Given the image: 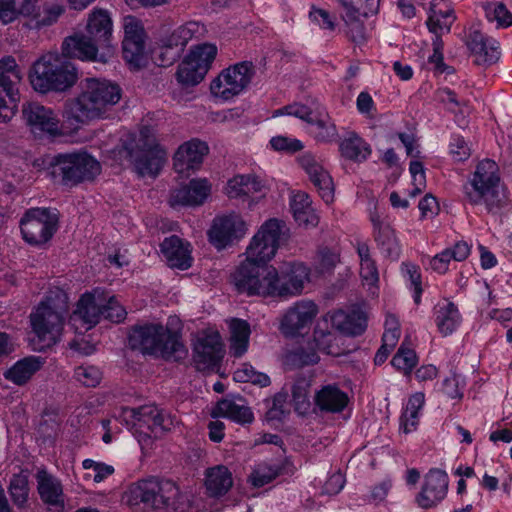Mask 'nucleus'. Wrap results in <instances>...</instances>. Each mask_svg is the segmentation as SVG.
<instances>
[{
	"mask_svg": "<svg viewBox=\"0 0 512 512\" xmlns=\"http://www.w3.org/2000/svg\"><path fill=\"white\" fill-rule=\"evenodd\" d=\"M287 239L288 229L283 221L273 218L262 224L246 249V260L232 274L239 293L276 298L279 271L268 262Z\"/></svg>",
	"mask_w": 512,
	"mask_h": 512,
	"instance_id": "nucleus-1",
	"label": "nucleus"
},
{
	"mask_svg": "<svg viewBox=\"0 0 512 512\" xmlns=\"http://www.w3.org/2000/svg\"><path fill=\"white\" fill-rule=\"evenodd\" d=\"M80 93L65 104L68 119L76 123L104 117L121 99L120 86L112 81L88 77L80 82Z\"/></svg>",
	"mask_w": 512,
	"mask_h": 512,
	"instance_id": "nucleus-2",
	"label": "nucleus"
},
{
	"mask_svg": "<svg viewBox=\"0 0 512 512\" xmlns=\"http://www.w3.org/2000/svg\"><path fill=\"white\" fill-rule=\"evenodd\" d=\"M112 37V20L106 10L94 9L88 17L86 34L67 37L63 42V53L83 61L105 63L100 48H108Z\"/></svg>",
	"mask_w": 512,
	"mask_h": 512,
	"instance_id": "nucleus-3",
	"label": "nucleus"
},
{
	"mask_svg": "<svg viewBox=\"0 0 512 512\" xmlns=\"http://www.w3.org/2000/svg\"><path fill=\"white\" fill-rule=\"evenodd\" d=\"M124 499L130 506L144 504L153 509L165 508L173 512H189L191 502L187 495L180 493L170 480L147 479L132 484Z\"/></svg>",
	"mask_w": 512,
	"mask_h": 512,
	"instance_id": "nucleus-4",
	"label": "nucleus"
},
{
	"mask_svg": "<svg viewBox=\"0 0 512 512\" xmlns=\"http://www.w3.org/2000/svg\"><path fill=\"white\" fill-rule=\"evenodd\" d=\"M67 313L68 297L60 290L47 296L38 305L35 312L30 315L35 334L34 349L42 351L60 340Z\"/></svg>",
	"mask_w": 512,
	"mask_h": 512,
	"instance_id": "nucleus-5",
	"label": "nucleus"
},
{
	"mask_svg": "<svg viewBox=\"0 0 512 512\" xmlns=\"http://www.w3.org/2000/svg\"><path fill=\"white\" fill-rule=\"evenodd\" d=\"M463 198L472 206L483 204L489 213H497L506 202L500 191V176L495 161L484 159L462 186Z\"/></svg>",
	"mask_w": 512,
	"mask_h": 512,
	"instance_id": "nucleus-6",
	"label": "nucleus"
},
{
	"mask_svg": "<svg viewBox=\"0 0 512 512\" xmlns=\"http://www.w3.org/2000/svg\"><path fill=\"white\" fill-rule=\"evenodd\" d=\"M69 56L48 53L38 59L32 68L30 82L40 93L64 92L77 81V69L67 60Z\"/></svg>",
	"mask_w": 512,
	"mask_h": 512,
	"instance_id": "nucleus-7",
	"label": "nucleus"
},
{
	"mask_svg": "<svg viewBox=\"0 0 512 512\" xmlns=\"http://www.w3.org/2000/svg\"><path fill=\"white\" fill-rule=\"evenodd\" d=\"M129 345L143 354L179 361L187 351L177 334L159 324L134 327L129 335Z\"/></svg>",
	"mask_w": 512,
	"mask_h": 512,
	"instance_id": "nucleus-8",
	"label": "nucleus"
},
{
	"mask_svg": "<svg viewBox=\"0 0 512 512\" xmlns=\"http://www.w3.org/2000/svg\"><path fill=\"white\" fill-rule=\"evenodd\" d=\"M204 31V26L196 21H189L176 28L162 25L152 49L155 63L162 67L172 65L181 57L188 42L203 35Z\"/></svg>",
	"mask_w": 512,
	"mask_h": 512,
	"instance_id": "nucleus-9",
	"label": "nucleus"
},
{
	"mask_svg": "<svg viewBox=\"0 0 512 512\" xmlns=\"http://www.w3.org/2000/svg\"><path fill=\"white\" fill-rule=\"evenodd\" d=\"M49 168L52 177L67 187L93 181L101 172L100 163L85 151L59 153L51 159Z\"/></svg>",
	"mask_w": 512,
	"mask_h": 512,
	"instance_id": "nucleus-10",
	"label": "nucleus"
},
{
	"mask_svg": "<svg viewBox=\"0 0 512 512\" xmlns=\"http://www.w3.org/2000/svg\"><path fill=\"white\" fill-rule=\"evenodd\" d=\"M125 150L137 173L155 177L166 161V152L157 143L153 130L141 128L138 138L125 145Z\"/></svg>",
	"mask_w": 512,
	"mask_h": 512,
	"instance_id": "nucleus-11",
	"label": "nucleus"
},
{
	"mask_svg": "<svg viewBox=\"0 0 512 512\" xmlns=\"http://www.w3.org/2000/svg\"><path fill=\"white\" fill-rule=\"evenodd\" d=\"M127 424L135 427L139 433L138 441L143 444V436L159 437L173 428L175 419L155 405H143L138 408H123L122 415Z\"/></svg>",
	"mask_w": 512,
	"mask_h": 512,
	"instance_id": "nucleus-12",
	"label": "nucleus"
},
{
	"mask_svg": "<svg viewBox=\"0 0 512 512\" xmlns=\"http://www.w3.org/2000/svg\"><path fill=\"white\" fill-rule=\"evenodd\" d=\"M58 222L56 209L36 207L26 210L19 224L23 239L30 245L40 246L53 237Z\"/></svg>",
	"mask_w": 512,
	"mask_h": 512,
	"instance_id": "nucleus-13",
	"label": "nucleus"
},
{
	"mask_svg": "<svg viewBox=\"0 0 512 512\" xmlns=\"http://www.w3.org/2000/svg\"><path fill=\"white\" fill-rule=\"evenodd\" d=\"M20 81L15 59L5 57L0 60V122H8L16 113Z\"/></svg>",
	"mask_w": 512,
	"mask_h": 512,
	"instance_id": "nucleus-14",
	"label": "nucleus"
},
{
	"mask_svg": "<svg viewBox=\"0 0 512 512\" xmlns=\"http://www.w3.org/2000/svg\"><path fill=\"white\" fill-rule=\"evenodd\" d=\"M254 75L251 61H243L222 71L211 83V93L224 101L240 94L250 83Z\"/></svg>",
	"mask_w": 512,
	"mask_h": 512,
	"instance_id": "nucleus-15",
	"label": "nucleus"
},
{
	"mask_svg": "<svg viewBox=\"0 0 512 512\" xmlns=\"http://www.w3.org/2000/svg\"><path fill=\"white\" fill-rule=\"evenodd\" d=\"M22 116L30 132L37 138H54L62 134L57 114L38 102L24 103Z\"/></svg>",
	"mask_w": 512,
	"mask_h": 512,
	"instance_id": "nucleus-16",
	"label": "nucleus"
},
{
	"mask_svg": "<svg viewBox=\"0 0 512 512\" xmlns=\"http://www.w3.org/2000/svg\"><path fill=\"white\" fill-rule=\"evenodd\" d=\"M123 29V57L134 68H140L146 60V33L143 24L140 19L128 15L123 18Z\"/></svg>",
	"mask_w": 512,
	"mask_h": 512,
	"instance_id": "nucleus-17",
	"label": "nucleus"
},
{
	"mask_svg": "<svg viewBox=\"0 0 512 512\" xmlns=\"http://www.w3.org/2000/svg\"><path fill=\"white\" fill-rule=\"evenodd\" d=\"M319 313L318 305L312 300H299L284 313L280 330L285 336L306 333Z\"/></svg>",
	"mask_w": 512,
	"mask_h": 512,
	"instance_id": "nucleus-18",
	"label": "nucleus"
},
{
	"mask_svg": "<svg viewBox=\"0 0 512 512\" xmlns=\"http://www.w3.org/2000/svg\"><path fill=\"white\" fill-rule=\"evenodd\" d=\"M344 9L343 20L348 26V34L353 42L365 40V28L361 17H368L378 12L380 0H338Z\"/></svg>",
	"mask_w": 512,
	"mask_h": 512,
	"instance_id": "nucleus-19",
	"label": "nucleus"
},
{
	"mask_svg": "<svg viewBox=\"0 0 512 512\" xmlns=\"http://www.w3.org/2000/svg\"><path fill=\"white\" fill-rule=\"evenodd\" d=\"M247 224L237 213L217 216L208 232L209 240L217 249H223L244 237Z\"/></svg>",
	"mask_w": 512,
	"mask_h": 512,
	"instance_id": "nucleus-20",
	"label": "nucleus"
},
{
	"mask_svg": "<svg viewBox=\"0 0 512 512\" xmlns=\"http://www.w3.org/2000/svg\"><path fill=\"white\" fill-rule=\"evenodd\" d=\"M310 282V269L302 262H291L279 272L276 284V298L289 299L303 293L304 287Z\"/></svg>",
	"mask_w": 512,
	"mask_h": 512,
	"instance_id": "nucleus-21",
	"label": "nucleus"
},
{
	"mask_svg": "<svg viewBox=\"0 0 512 512\" xmlns=\"http://www.w3.org/2000/svg\"><path fill=\"white\" fill-rule=\"evenodd\" d=\"M223 344L217 332L197 339L193 349V361L197 370L204 371L216 367L223 358Z\"/></svg>",
	"mask_w": 512,
	"mask_h": 512,
	"instance_id": "nucleus-22",
	"label": "nucleus"
},
{
	"mask_svg": "<svg viewBox=\"0 0 512 512\" xmlns=\"http://www.w3.org/2000/svg\"><path fill=\"white\" fill-rule=\"evenodd\" d=\"M105 293L98 289L91 293H85L77 303V309L70 316V324L75 326L77 322L87 324L86 329L95 326L101 318H104L103 306Z\"/></svg>",
	"mask_w": 512,
	"mask_h": 512,
	"instance_id": "nucleus-23",
	"label": "nucleus"
},
{
	"mask_svg": "<svg viewBox=\"0 0 512 512\" xmlns=\"http://www.w3.org/2000/svg\"><path fill=\"white\" fill-rule=\"evenodd\" d=\"M300 166L308 174L320 197L329 204L334 199V184L328 171L311 153H304L298 158Z\"/></svg>",
	"mask_w": 512,
	"mask_h": 512,
	"instance_id": "nucleus-24",
	"label": "nucleus"
},
{
	"mask_svg": "<svg viewBox=\"0 0 512 512\" xmlns=\"http://www.w3.org/2000/svg\"><path fill=\"white\" fill-rule=\"evenodd\" d=\"M448 490V476L440 469H431L425 476L416 502L421 508H432L440 503Z\"/></svg>",
	"mask_w": 512,
	"mask_h": 512,
	"instance_id": "nucleus-25",
	"label": "nucleus"
},
{
	"mask_svg": "<svg viewBox=\"0 0 512 512\" xmlns=\"http://www.w3.org/2000/svg\"><path fill=\"white\" fill-rule=\"evenodd\" d=\"M208 152V145L198 139H192L182 144L174 155L175 171L178 174H188L189 171L198 169Z\"/></svg>",
	"mask_w": 512,
	"mask_h": 512,
	"instance_id": "nucleus-26",
	"label": "nucleus"
},
{
	"mask_svg": "<svg viewBox=\"0 0 512 512\" xmlns=\"http://www.w3.org/2000/svg\"><path fill=\"white\" fill-rule=\"evenodd\" d=\"M467 46L475 56L478 65H490L499 58L498 42L485 36L477 29L470 30L467 38Z\"/></svg>",
	"mask_w": 512,
	"mask_h": 512,
	"instance_id": "nucleus-27",
	"label": "nucleus"
},
{
	"mask_svg": "<svg viewBox=\"0 0 512 512\" xmlns=\"http://www.w3.org/2000/svg\"><path fill=\"white\" fill-rule=\"evenodd\" d=\"M161 252L172 268L186 270L191 267L193 258L191 256V247L188 242L183 241L178 236H170L163 240L160 245Z\"/></svg>",
	"mask_w": 512,
	"mask_h": 512,
	"instance_id": "nucleus-28",
	"label": "nucleus"
},
{
	"mask_svg": "<svg viewBox=\"0 0 512 512\" xmlns=\"http://www.w3.org/2000/svg\"><path fill=\"white\" fill-rule=\"evenodd\" d=\"M210 193L206 179H193L189 184L172 191L169 199L171 206H198L203 204Z\"/></svg>",
	"mask_w": 512,
	"mask_h": 512,
	"instance_id": "nucleus-29",
	"label": "nucleus"
},
{
	"mask_svg": "<svg viewBox=\"0 0 512 512\" xmlns=\"http://www.w3.org/2000/svg\"><path fill=\"white\" fill-rule=\"evenodd\" d=\"M349 398L347 393L342 391L336 384L324 385L316 391L314 403L322 412L339 413L342 412Z\"/></svg>",
	"mask_w": 512,
	"mask_h": 512,
	"instance_id": "nucleus-30",
	"label": "nucleus"
},
{
	"mask_svg": "<svg viewBox=\"0 0 512 512\" xmlns=\"http://www.w3.org/2000/svg\"><path fill=\"white\" fill-rule=\"evenodd\" d=\"M332 326L345 335L362 334L367 326V317L360 309L338 310L331 315Z\"/></svg>",
	"mask_w": 512,
	"mask_h": 512,
	"instance_id": "nucleus-31",
	"label": "nucleus"
},
{
	"mask_svg": "<svg viewBox=\"0 0 512 512\" xmlns=\"http://www.w3.org/2000/svg\"><path fill=\"white\" fill-rule=\"evenodd\" d=\"M215 417H225L239 424H249L254 420L253 412L242 398L222 399L212 413Z\"/></svg>",
	"mask_w": 512,
	"mask_h": 512,
	"instance_id": "nucleus-32",
	"label": "nucleus"
},
{
	"mask_svg": "<svg viewBox=\"0 0 512 512\" xmlns=\"http://www.w3.org/2000/svg\"><path fill=\"white\" fill-rule=\"evenodd\" d=\"M44 364V359L39 356H29L18 360L12 367L4 372L5 379L22 386L39 371Z\"/></svg>",
	"mask_w": 512,
	"mask_h": 512,
	"instance_id": "nucleus-33",
	"label": "nucleus"
},
{
	"mask_svg": "<svg viewBox=\"0 0 512 512\" xmlns=\"http://www.w3.org/2000/svg\"><path fill=\"white\" fill-rule=\"evenodd\" d=\"M262 181L254 175H237L228 181L226 191L230 198L251 197L263 194Z\"/></svg>",
	"mask_w": 512,
	"mask_h": 512,
	"instance_id": "nucleus-34",
	"label": "nucleus"
},
{
	"mask_svg": "<svg viewBox=\"0 0 512 512\" xmlns=\"http://www.w3.org/2000/svg\"><path fill=\"white\" fill-rule=\"evenodd\" d=\"M454 20V12L444 0H432L430 15L427 20L430 32L434 34H441L444 31L449 32Z\"/></svg>",
	"mask_w": 512,
	"mask_h": 512,
	"instance_id": "nucleus-35",
	"label": "nucleus"
},
{
	"mask_svg": "<svg viewBox=\"0 0 512 512\" xmlns=\"http://www.w3.org/2000/svg\"><path fill=\"white\" fill-rule=\"evenodd\" d=\"M232 485V474L227 467L218 465L207 469L205 486L210 496H222L229 491Z\"/></svg>",
	"mask_w": 512,
	"mask_h": 512,
	"instance_id": "nucleus-36",
	"label": "nucleus"
},
{
	"mask_svg": "<svg viewBox=\"0 0 512 512\" xmlns=\"http://www.w3.org/2000/svg\"><path fill=\"white\" fill-rule=\"evenodd\" d=\"M291 210L295 221L304 227H315L319 217L311 205L310 197L303 192L296 193L291 200Z\"/></svg>",
	"mask_w": 512,
	"mask_h": 512,
	"instance_id": "nucleus-37",
	"label": "nucleus"
},
{
	"mask_svg": "<svg viewBox=\"0 0 512 512\" xmlns=\"http://www.w3.org/2000/svg\"><path fill=\"white\" fill-rule=\"evenodd\" d=\"M469 254V245L464 241H460L453 247L447 248L431 258L430 267L433 271L439 274H444L447 272L449 263L452 259L455 261H463L469 256Z\"/></svg>",
	"mask_w": 512,
	"mask_h": 512,
	"instance_id": "nucleus-38",
	"label": "nucleus"
},
{
	"mask_svg": "<svg viewBox=\"0 0 512 512\" xmlns=\"http://www.w3.org/2000/svg\"><path fill=\"white\" fill-rule=\"evenodd\" d=\"M230 328V351L235 357H241L248 348L250 326L245 320L232 319Z\"/></svg>",
	"mask_w": 512,
	"mask_h": 512,
	"instance_id": "nucleus-39",
	"label": "nucleus"
},
{
	"mask_svg": "<svg viewBox=\"0 0 512 512\" xmlns=\"http://www.w3.org/2000/svg\"><path fill=\"white\" fill-rule=\"evenodd\" d=\"M38 492L41 499L49 505H58L62 502L61 483L45 471L37 474Z\"/></svg>",
	"mask_w": 512,
	"mask_h": 512,
	"instance_id": "nucleus-40",
	"label": "nucleus"
},
{
	"mask_svg": "<svg viewBox=\"0 0 512 512\" xmlns=\"http://www.w3.org/2000/svg\"><path fill=\"white\" fill-rule=\"evenodd\" d=\"M435 321L439 331L447 336L457 329L461 322V316L454 303L446 302L439 305Z\"/></svg>",
	"mask_w": 512,
	"mask_h": 512,
	"instance_id": "nucleus-41",
	"label": "nucleus"
},
{
	"mask_svg": "<svg viewBox=\"0 0 512 512\" xmlns=\"http://www.w3.org/2000/svg\"><path fill=\"white\" fill-rule=\"evenodd\" d=\"M339 148L345 158L356 162L365 161L371 154L370 146L356 133H350L340 143Z\"/></svg>",
	"mask_w": 512,
	"mask_h": 512,
	"instance_id": "nucleus-42",
	"label": "nucleus"
},
{
	"mask_svg": "<svg viewBox=\"0 0 512 512\" xmlns=\"http://www.w3.org/2000/svg\"><path fill=\"white\" fill-rule=\"evenodd\" d=\"M357 253L360 259V276L369 286H375L379 281V273L375 261L371 258L369 246L364 242L357 243Z\"/></svg>",
	"mask_w": 512,
	"mask_h": 512,
	"instance_id": "nucleus-43",
	"label": "nucleus"
},
{
	"mask_svg": "<svg viewBox=\"0 0 512 512\" xmlns=\"http://www.w3.org/2000/svg\"><path fill=\"white\" fill-rule=\"evenodd\" d=\"M375 241L381 252L386 257L397 259L400 255V246L396 239L394 230L389 224L380 225L374 233Z\"/></svg>",
	"mask_w": 512,
	"mask_h": 512,
	"instance_id": "nucleus-44",
	"label": "nucleus"
},
{
	"mask_svg": "<svg viewBox=\"0 0 512 512\" xmlns=\"http://www.w3.org/2000/svg\"><path fill=\"white\" fill-rule=\"evenodd\" d=\"M283 469V464L262 462L255 466L249 480L254 487H262L281 475Z\"/></svg>",
	"mask_w": 512,
	"mask_h": 512,
	"instance_id": "nucleus-45",
	"label": "nucleus"
},
{
	"mask_svg": "<svg viewBox=\"0 0 512 512\" xmlns=\"http://www.w3.org/2000/svg\"><path fill=\"white\" fill-rule=\"evenodd\" d=\"M33 8L32 0H0V20L8 24L19 14H31Z\"/></svg>",
	"mask_w": 512,
	"mask_h": 512,
	"instance_id": "nucleus-46",
	"label": "nucleus"
},
{
	"mask_svg": "<svg viewBox=\"0 0 512 512\" xmlns=\"http://www.w3.org/2000/svg\"><path fill=\"white\" fill-rule=\"evenodd\" d=\"M311 134L318 142L329 143L336 141L338 131L335 123L325 112L318 111L317 120H315V128H311Z\"/></svg>",
	"mask_w": 512,
	"mask_h": 512,
	"instance_id": "nucleus-47",
	"label": "nucleus"
},
{
	"mask_svg": "<svg viewBox=\"0 0 512 512\" xmlns=\"http://www.w3.org/2000/svg\"><path fill=\"white\" fill-rule=\"evenodd\" d=\"M216 55V45L204 43L191 49L186 59L192 62L193 64L197 65L198 69L202 67L204 73L207 74Z\"/></svg>",
	"mask_w": 512,
	"mask_h": 512,
	"instance_id": "nucleus-48",
	"label": "nucleus"
},
{
	"mask_svg": "<svg viewBox=\"0 0 512 512\" xmlns=\"http://www.w3.org/2000/svg\"><path fill=\"white\" fill-rule=\"evenodd\" d=\"M391 364L400 372L409 375L417 364V356L414 350L406 346L404 341L397 353L394 355Z\"/></svg>",
	"mask_w": 512,
	"mask_h": 512,
	"instance_id": "nucleus-49",
	"label": "nucleus"
},
{
	"mask_svg": "<svg viewBox=\"0 0 512 512\" xmlns=\"http://www.w3.org/2000/svg\"><path fill=\"white\" fill-rule=\"evenodd\" d=\"M205 73L202 67L198 69V66L190 62L185 58V60L179 65L177 70V80L183 85L186 86H194L200 83L204 77Z\"/></svg>",
	"mask_w": 512,
	"mask_h": 512,
	"instance_id": "nucleus-50",
	"label": "nucleus"
},
{
	"mask_svg": "<svg viewBox=\"0 0 512 512\" xmlns=\"http://www.w3.org/2000/svg\"><path fill=\"white\" fill-rule=\"evenodd\" d=\"M233 378L237 382H250L252 384L259 385L260 387L270 385V378L268 375L256 371L253 366L247 363L243 364L234 372Z\"/></svg>",
	"mask_w": 512,
	"mask_h": 512,
	"instance_id": "nucleus-51",
	"label": "nucleus"
},
{
	"mask_svg": "<svg viewBox=\"0 0 512 512\" xmlns=\"http://www.w3.org/2000/svg\"><path fill=\"white\" fill-rule=\"evenodd\" d=\"M9 493L13 503L23 508L28 500V479L24 475H14L10 481Z\"/></svg>",
	"mask_w": 512,
	"mask_h": 512,
	"instance_id": "nucleus-52",
	"label": "nucleus"
},
{
	"mask_svg": "<svg viewBox=\"0 0 512 512\" xmlns=\"http://www.w3.org/2000/svg\"><path fill=\"white\" fill-rule=\"evenodd\" d=\"M484 10L487 19L496 21L498 26L509 27L512 25V14L503 3L486 4Z\"/></svg>",
	"mask_w": 512,
	"mask_h": 512,
	"instance_id": "nucleus-53",
	"label": "nucleus"
},
{
	"mask_svg": "<svg viewBox=\"0 0 512 512\" xmlns=\"http://www.w3.org/2000/svg\"><path fill=\"white\" fill-rule=\"evenodd\" d=\"M74 378L86 387H95L100 383L102 373L92 365H81L75 368Z\"/></svg>",
	"mask_w": 512,
	"mask_h": 512,
	"instance_id": "nucleus-54",
	"label": "nucleus"
},
{
	"mask_svg": "<svg viewBox=\"0 0 512 512\" xmlns=\"http://www.w3.org/2000/svg\"><path fill=\"white\" fill-rule=\"evenodd\" d=\"M339 261V254L336 251L327 247L320 248L315 269L321 274L330 273Z\"/></svg>",
	"mask_w": 512,
	"mask_h": 512,
	"instance_id": "nucleus-55",
	"label": "nucleus"
},
{
	"mask_svg": "<svg viewBox=\"0 0 512 512\" xmlns=\"http://www.w3.org/2000/svg\"><path fill=\"white\" fill-rule=\"evenodd\" d=\"M310 388V381L305 377L297 378L292 386V398L295 402L296 409H306L309 407L310 402L308 393Z\"/></svg>",
	"mask_w": 512,
	"mask_h": 512,
	"instance_id": "nucleus-56",
	"label": "nucleus"
},
{
	"mask_svg": "<svg viewBox=\"0 0 512 512\" xmlns=\"http://www.w3.org/2000/svg\"><path fill=\"white\" fill-rule=\"evenodd\" d=\"M286 359L293 366L302 367L316 364L320 358L314 348H299L289 353Z\"/></svg>",
	"mask_w": 512,
	"mask_h": 512,
	"instance_id": "nucleus-57",
	"label": "nucleus"
},
{
	"mask_svg": "<svg viewBox=\"0 0 512 512\" xmlns=\"http://www.w3.org/2000/svg\"><path fill=\"white\" fill-rule=\"evenodd\" d=\"M104 318L114 323L123 321L126 317L125 308L119 303L117 298L113 295L105 293V303L103 306Z\"/></svg>",
	"mask_w": 512,
	"mask_h": 512,
	"instance_id": "nucleus-58",
	"label": "nucleus"
},
{
	"mask_svg": "<svg viewBox=\"0 0 512 512\" xmlns=\"http://www.w3.org/2000/svg\"><path fill=\"white\" fill-rule=\"evenodd\" d=\"M403 273L408 276L410 287L414 290V301L416 304L420 303L422 287H421V274L419 268L411 263L402 264Z\"/></svg>",
	"mask_w": 512,
	"mask_h": 512,
	"instance_id": "nucleus-59",
	"label": "nucleus"
},
{
	"mask_svg": "<svg viewBox=\"0 0 512 512\" xmlns=\"http://www.w3.org/2000/svg\"><path fill=\"white\" fill-rule=\"evenodd\" d=\"M314 340L319 351L333 356L340 354L339 349L333 344V341L336 340V337L331 332L315 331Z\"/></svg>",
	"mask_w": 512,
	"mask_h": 512,
	"instance_id": "nucleus-60",
	"label": "nucleus"
},
{
	"mask_svg": "<svg viewBox=\"0 0 512 512\" xmlns=\"http://www.w3.org/2000/svg\"><path fill=\"white\" fill-rule=\"evenodd\" d=\"M272 148L276 151L294 153L303 148V144L298 139L288 138L285 136H276L270 140Z\"/></svg>",
	"mask_w": 512,
	"mask_h": 512,
	"instance_id": "nucleus-61",
	"label": "nucleus"
},
{
	"mask_svg": "<svg viewBox=\"0 0 512 512\" xmlns=\"http://www.w3.org/2000/svg\"><path fill=\"white\" fill-rule=\"evenodd\" d=\"M441 391L451 399L462 398L463 394L460 376L452 374L449 377H446L441 384Z\"/></svg>",
	"mask_w": 512,
	"mask_h": 512,
	"instance_id": "nucleus-62",
	"label": "nucleus"
},
{
	"mask_svg": "<svg viewBox=\"0 0 512 512\" xmlns=\"http://www.w3.org/2000/svg\"><path fill=\"white\" fill-rule=\"evenodd\" d=\"M309 18L322 29L334 30L335 28L334 18L324 9L312 7Z\"/></svg>",
	"mask_w": 512,
	"mask_h": 512,
	"instance_id": "nucleus-63",
	"label": "nucleus"
},
{
	"mask_svg": "<svg viewBox=\"0 0 512 512\" xmlns=\"http://www.w3.org/2000/svg\"><path fill=\"white\" fill-rule=\"evenodd\" d=\"M450 153L455 161L462 162L470 157L471 150L462 137L456 136L450 143Z\"/></svg>",
	"mask_w": 512,
	"mask_h": 512,
	"instance_id": "nucleus-64",
	"label": "nucleus"
}]
</instances>
